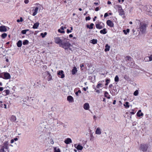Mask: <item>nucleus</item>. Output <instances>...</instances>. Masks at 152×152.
I'll return each mask as SVG.
<instances>
[{"instance_id": "f257e3e1", "label": "nucleus", "mask_w": 152, "mask_h": 152, "mask_svg": "<svg viewBox=\"0 0 152 152\" xmlns=\"http://www.w3.org/2000/svg\"><path fill=\"white\" fill-rule=\"evenodd\" d=\"M67 39L66 38L62 37L61 39L59 37L54 38L55 43L59 45L61 47L65 49H67L70 46V44L67 42Z\"/></svg>"}, {"instance_id": "f03ea898", "label": "nucleus", "mask_w": 152, "mask_h": 152, "mask_svg": "<svg viewBox=\"0 0 152 152\" xmlns=\"http://www.w3.org/2000/svg\"><path fill=\"white\" fill-rule=\"evenodd\" d=\"M147 25L144 23H140L139 29H140L139 33L144 34L146 31Z\"/></svg>"}, {"instance_id": "7ed1b4c3", "label": "nucleus", "mask_w": 152, "mask_h": 152, "mask_svg": "<svg viewBox=\"0 0 152 152\" xmlns=\"http://www.w3.org/2000/svg\"><path fill=\"white\" fill-rule=\"evenodd\" d=\"M0 152H9V147L7 143H4L2 146H0Z\"/></svg>"}, {"instance_id": "20e7f679", "label": "nucleus", "mask_w": 152, "mask_h": 152, "mask_svg": "<svg viewBox=\"0 0 152 152\" xmlns=\"http://www.w3.org/2000/svg\"><path fill=\"white\" fill-rule=\"evenodd\" d=\"M0 78H2L5 80L9 79L11 78V76L8 72H3L0 74Z\"/></svg>"}, {"instance_id": "39448f33", "label": "nucleus", "mask_w": 152, "mask_h": 152, "mask_svg": "<svg viewBox=\"0 0 152 152\" xmlns=\"http://www.w3.org/2000/svg\"><path fill=\"white\" fill-rule=\"evenodd\" d=\"M148 148V145L144 144L140 145V149L143 151H146L147 150Z\"/></svg>"}, {"instance_id": "423d86ee", "label": "nucleus", "mask_w": 152, "mask_h": 152, "mask_svg": "<svg viewBox=\"0 0 152 152\" xmlns=\"http://www.w3.org/2000/svg\"><path fill=\"white\" fill-rule=\"evenodd\" d=\"M96 27L99 29H101L104 27V23L102 22H96Z\"/></svg>"}, {"instance_id": "0eeeda50", "label": "nucleus", "mask_w": 152, "mask_h": 152, "mask_svg": "<svg viewBox=\"0 0 152 152\" xmlns=\"http://www.w3.org/2000/svg\"><path fill=\"white\" fill-rule=\"evenodd\" d=\"M57 75L59 77L61 78H64L65 77L64 72L62 70L58 71L57 72Z\"/></svg>"}, {"instance_id": "6e6552de", "label": "nucleus", "mask_w": 152, "mask_h": 152, "mask_svg": "<svg viewBox=\"0 0 152 152\" xmlns=\"http://www.w3.org/2000/svg\"><path fill=\"white\" fill-rule=\"evenodd\" d=\"M74 147L78 150H81L83 148V146L80 144H75L74 145Z\"/></svg>"}, {"instance_id": "1a4fd4ad", "label": "nucleus", "mask_w": 152, "mask_h": 152, "mask_svg": "<svg viewBox=\"0 0 152 152\" xmlns=\"http://www.w3.org/2000/svg\"><path fill=\"white\" fill-rule=\"evenodd\" d=\"M39 8L38 7L33 8V11L34 12L32 15L34 16L36 15L38 12Z\"/></svg>"}, {"instance_id": "9d476101", "label": "nucleus", "mask_w": 152, "mask_h": 152, "mask_svg": "<svg viewBox=\"0 0 152 152\" xmlns=\"http://www.w3.org/2000/svg\"><path fill=\"white\" fill-rule=\"evenodd\" d=\"M107 24L110 27H113L114 26V23L112 21L110 20H108L107 21Z\"/></svg>"}, {"instance_id": "9b49d317", "label": "nucleus", "mask_w": 152, "mask_h": 152, "mask_svg": "<svg viewBox=\"0 0 152 152\" xmlns=\"http://www.w3.org/2000/svg\"><path fill=\"white\" fill-rule=\"evenodd\" d=\"M45 73L48 76V80L49 81L52 80V77L50 73L48 71H46Z\"/></svg>"}, {"instance_id": "f8f14e48", "label": "nucleus", "mask_w": 152, "mask_h": 152, "mask_svg": "<svg viewBox=\"0 0 152 152\" xmlns=\"http://www.w3.org/2000/svg\"><path fill=\"white\" fill-rule=\"evenodd\" d=\"M90 108L89 104L88 103H85L83 105L84 109L86 110H89Z\"/></svg>"}, {"instance_id": "ddd939ff", "label": "nucleus", "mask_w": 152, "mask_h": 152, "mask_svg": "<svg viewBox=\"0 0 152 152\" xmlns=\"http://www.w3.org/2000/svg\"><path fill=\"white\" fill-rule=\"evenodd\" d=\"M103 86L102 81H100L98 82L97 85L96 86V88H100L102 87Z\"/></svg>"}, {"instance_id": "4468645a", "label": "nucleus", "mask_w": 152, "mask_h": 152, "mask_svg": "<svg viewBox=\"0 0 152 152\" xmlns=\"http://www.w3.org/2000/svg\"><path fill=\"white\" fill-rule=\"evenodd\" d=\"M7 31V27L4 26H0V31L5 32Z\"/></svg>"}, {"instance_id": "2eb2a0df", "label": "nucleus", "mask_w": 152, "mask_h": 152, "mask_svg": "<svg viewBox=\"0 0 152 152\" xmlns=\"http://www.w3.org/2000/svg\"><path fill=\"white\" fill-rule=\"evenodd\" d=\"M67 100L69 102H74L73 98L72 96H67Z\"/></svg>"}, {"instance_id": "dca6fc26", "label": "nucleus", "mask_w": 152, "mask_h": 152, "mask_svg": "<svg viewBox=\"0 0 152 152\" xmlns=\"http://www.w3.org/2000/svg\"><path fill=\"white\" fill-rule=\"evenodd\" d=\"M64 142L66 144H69L72 142V140L70 138H67L64 141Z\"/></svg>"}, {"instance_id": "f3484780", "label": "nucleus", "mask_w": 152, "mask_h": 152, "mask_svg": "<svg viewBox=\"0 0 152 152\" xmlns=\"http://www.w3.org/2000/svg\"><path fill=\"white\" fill-rule=\"evenodd\" d=\"M3 94L4 96H7L9 94L10 91L9 90H5L3 92Z\"/></svg>"}, {"instance_id": "a211bd4d", "label": "nucleus", "mask_w": 152, "mask_h": 152, "mask_svg": "<svg viewBox=\"0 0 152 152\" xmlns=\"http://www.w3.org/2000/svg\"><path fill=\"white\" fill-rule=\"evenodd\" d=\"M95 133L97 134H101V131L100 128L98 127L97 128L96 131Z\"/></svg>"}, {"instance_id": "6ab92c4d", "label": "nucleus", "mask_w": 152, "mask_h": 152, "mask_svg": "<svg viewBox=\"0 0 152 152\" xmlns=\"http://www.w3.org/2000/svg\"><path fill=\"white\" fill-rule=\"evenodd\" d=\"M39 22H37L35 23L33 26V28L34 29L37 28L39 26Z\"/></svg>"}, {"instance_id": "aec40b11", "label": "nucleus", "mask_w": 152, "mask_h": 152, "mask_svg": "<svg viewBox=\"0 0 152 152\" xmlns=\"http://www.w3.org/2000/svg\"><path fill=\"white\" fill-rule=\"evenodd\" d=\"M131 58L129 56H127L125 58V61L127 62H128L129 61H132Z\"/></svg>"}, {"instance_id": "412c9836", "label": "nucleus", "mask_w": 152, "mask_h": 152, "mask_svg": "<svg viewBox=\"0 0 152 152\" xmlns=\"http://www.w3.org/2000/svg\"><path fill=\"white\" fill-rule=\"evenodd\" d=\"M77 70L76 67L75 66L73 68L72 71V75L75 74L77 72Z\"/></svg>"}, {"instance_id": "4be33fe9", "label": "nucleus", "mask_w": 152, "mask_h": 152, "mask_svg": "<svg viewBox=\"0 0 152 152\" xmlns=\"http://www.w3.org/2000/svg\"><path fill=\"white\" fill-rule=\"evenodd\" d=\"M137 115L138 117H140L141 116H142L143 115V114L141 112V110H139L137 113Z\"/></svg>"}, {"instance_id": "5701e85b", "label": "nucleus", "mask_w": 152, "mask_h": 152, "mask_svg": "<svg viewBox=\"0 0 152 152\" xmlns=\"http://www.w3.org/2000/svg\"><path fill=\"white\" fill-rule=\"evenodd\" d=\"M100 32L101 34H106L107 33L106 29L105 28H104L103 29L100 30Z\"/></svg>"}, {"instance_id": "b1692460", "label": "nucleus", "mask_w": 152, "mask_h": 152, "mask_svg": "<svg viewBox=\"0 0 152 152\" xmlns=\"http://www.w3.org/2000/svg\"><path fill=\"white\" fill-rule=\"evenodd\" d=\"M11 121L13 122L15 121L16 120V118L15 116L12 115L10 118Z\"/></svg>"}, {"instance_id": "393cba45", "label": "nucleus", "mask_w": 152, "mask_h": 152, "mask_svg": "<svg viewBox=\"0 0 152 152\" xmlns=\"http://www.w3.org/2000/svg\"><path fill=\"white\" fill-rule=\"evenodd\" d=\"M54 152H61V151L59 148L56 147H54Z\"/></svg>"}, {"instance_id": "a878e982", "label": "nucleus", "mask_w": 152, "mask_h": 152, "mask_svg": "<svg viewBox=\"0 0 152 152\" xmlns=\"http://www.w3.org/2000/svg\"><path fill=\"white\" fill-rule=\"evenodd\" d=\"M124 106L126 108H129V102H126L124 104Z\"/></svg>"}, {"instance_id": "bb28decb", "label": "nucleus", "mask_w": 152, "mask_h": 152, "mask_svg": "<svg viewBox=\"0 0 152 152\" xmlns=\"http://www.w3.org/2000/svg\"><path fill=\"white\" fill-rule=\"evenodd\" d=\"M104 96L108 99H110V96L109 95L107 91H105L104 93Z\"/></svg>"}, {"instance_id": "cd10ccee", "label": "nucleus", "mask_w": 152, "mask_h": 152, "mask_svg": "<svg viewBox=\"0 0 152 152\" xmlns=\"http://www.w3.org/2000/svg\"><path fill=\"white\" fill-rule=\"evenodd\" d=\"M22 45V42L21 40H19L17 43V45L18 47H20Z\"/></svg>"}, {"instance_id": "c85d7f7f", "label": "nucleus", "mask_w": 152, "mask_h": 152, "mask_svg": "<svg viewBox=\"0 0 152 152\" xmlns=\"http://www.w3.org/2000/svg\"><path fill=\"white\" fill-rule=\"evenodd\" d=\"M94 26V24L93 23H91L90 26L87 25L86 26L87 28H89L90 29H92L93 28V26Z\"/></svg>"}, {"instance_id": "c756f323", "label": "nucleus", "mask_w": 152, "mask_h": 152, "mask_svg": "<svg viewBox=\"0 0 152 152\" xmlns=\"http://www.w3.org/2000/svg\"><path fill=\"white\" fill-rule=\"evenodd\" d=\"M105 52L108 51L109 50L110 48V46H108L107 44H106L105 45Z\"/></svg>"}, {"instance_id": "7c9ffc66", "label": "nucleus", "mask_w": 152, "mask_h": 152, "mask_svg": "<svg viewBox=\"0 0 152 152\" xmlns=\"http://www.w3.org/2000/svg\"><path fill=\"white\" fill-rule=\"evenodd\" d=\"M118 12H119L120 15H122L124 14V11L122 9H119Z\"/></svg>"}, {"instance_id": "2f4dec72", "label": "nucleus", "mask_w": 152, "mask_h": 152, "mask_svg": "<svg viewBox=\"0 0 152 152\" xmlns=\"http://www.w3.org/2000/svg\"><path fill=\"white\" fill-rule=\"evenodd\" d=\"M64 30V29H61L60 28V29L58 30V31L61 33L64 34L65 33V31Z\"/></svg>"}, {"instance_id": "473e14b6", "label": "nucleus", "mask_w": 152, "mask_h": 152, "mask_svg": "<svg viewBox=\"0 0 152 152\" xmlns=\"http://www.w3.org/2000/svg\"><path fill=\"white\" fill-rule=\"evenodd\" d=\"M29 42L27 40H24L23 42V44L24 45H27L28 44Z\"/></svg>"}, {"instance_id": "72a5a7b5", "label": "nucleus", "mask_w": 152, "mask_h": 152, "mask_svg": "<svg viewBox=\"0 0 152 152\" xmlns=\"http://www.w3.org/2000/svg\"><path fill=\"white\" fill-rule=\"evenodd\" d=\"M129 31L130 30L129 29H127L126 30H123V31L125 34H127V33L129 32Z\"/></svg>"}, {"instance_id": "f704fd0d", "label": "nucleus", "mask_w": 152, "mask_h": 152, "mask_svg": "<svg viewBox=\"0 0 152 152\" xmlns=\"http://www.w3.org/2000/svg\"><path fill=\"white\" fill-rule=\"evenodd\" d=\"M7 34L5 33H3L1 35V37H2V38L4 39L7 37Z\"/></svg>"}, {"instance_id": "c9c22d12", "label": "nucleus", "mask_w": 152, "mask_h": 152, "mask_svg": "<svg viewBox=\"0 0 152 152\" xmlns=\"http://www.w3.org/2000/svg\"><path fill=\"white\" fill-rule=\"evenodd\" d=\"M91 43L93 44H95L97 43V40L96 39H93L91 40Z\"/></svg>"}, {"instance_id": "e433bc0d", "label": "nucleus", "mask_w": 152, "mask_h": 152, "mask_svg": "<svg viewBox=\"0 0 152 152\" xmlns=\"http://www.w3.org/2000/svg\"><path fill=\"white\" fill-rule=\"evenodd\" d=\"M115 82H117L119 81V77L118 75H116L115 78Z\"/></svg>"}, {"instance_id": "4c0bfd02", "label": "nucleus", "mask_w": 152, "mask_h": 152, "mask_svg": "<svg viewBox=\"0 0 152 152\" xmlns=\"http://www.w3.org/2000/svg\"><path fill=\"white\" fill-rule=\"evenodd\" d=\"M47 33L46 32L44 33V34L42 33L40 34L41 36L43 38L45 37V36L47 35Z\"/></svg>"}, {"instance_id": "58836bf2", "label": "nucleus", "mask_w": 152, "mask_h": 152, "mask_svg": "<svg viewBox=\"0 0 152 152\" xmlns=\"http://www.w3.org/2000/svg\"><path fill=\"white\" fill-rule=\"evenodd\" d=\"M138 94V90H136L134 93V96H137Z\"/></svg>"}, {"instance_id": "ea45409f", "label": "nucleus", "mask_w": 152, "mask_h": 152, "mask_svg": "<svg viewBox=\"0 0 152 152\" xmlns=\"http://www.w3.org/2000/svg\"><path fill=\"white\" fill-rule=\"evenodd\" d=\"M110 81V79H107L105 81H106V83L105 84V86H107L108 85V84L109 83Z\"/></svg>"}, {"instance_id": "a19ab883", "label": "nucleus", "mask_w": 152, "mask_h": 152, "mask_svg": "<svg viewBox=\"0 0 152 152\" xmlns=\"http://www.w3.org/2000/svg\"><path fill=\"white\" fill-rule=\"evenodd\" d=\"M23 20V18L22 17H20V19H18L17 20V22L19 23L20 22H22Z\"/></svg>"}, {"instance_id": "79ce46f5", "label": "nucleus", "mask_w": 152, "mask_h": 152, "mask_svg": "<svg viewBox=\"0 0 152 152\" xmlns=\"http://www.w3.org/2000/svg\"><path fill=\"white\" fill-rule=\"evenodd\" d=\"M28 31V30H23L21 31V33L23 34H26V31Z\"/></svg>"}, {"instance_id": "37998d69", "label": "nucleus", "mask_w": 152, "mask_h": 152, "mask_svg": "<svg viewBox=\"0 0 152 152\" xmlns=\"http://www.w3.org/2000/svg\"><path fill=\"white\" fill-rule=\"evenodd\" d=\"M144 60L145 61H149V58L148 56L144 58Z\"/></svg>"}, {"instance_id": "c03bdc74", "label": "nucleus", "mask_w": 152, "mask_h": 152, "mask_svg": "<svg viewBox=\"0 0 152 152\" xmlns=\"http://www.w3.org/2000/svg\"><path fill=\"white\" fill-rule=\"evenodd\" d=\"M81 93V91L80 90H79L78 91L76 92L75 93V94L76 95L78 96V93Z\"/></svg>"}, {"instance_id": "a18cd8bd", "label": "nucleus", "mask_w": 152, "mask_h": 152, "mask_svg": "<svg viewBox=\"0 0 152 152\" xmlns=\"http://www.w3.org/2000/svg\"><path fill=\"white\" fill-rule=\"evenodd\" d=\"M3 102L1 101H0V107H3Z\"/></svg>"}, {"instance_id": "49530a36", "label": "nucleus", "mask_w": 152, "mask_h": 152, "mask_svg": "<svg viewBox=\"0 0 152 152\" xmlns=\"http://www.w3.org/2000/svg\"><path fill=\"white\" fill-rule=\"evenodd\" d=\"M149 58V61H152V56H151L149 57H148Z\"/></svg>"}, {"instance_id": "de8ad7c7", "label": "nucleus", "mask_w": 152, "mask_h": 152, "mask_svg": "<svg viewBox=\"0 0 152 152\" xmlns=\"http://www.w3.org/2000/svg\"><path fill=\"white\" fill-rule=\"evenodd\" d=\"M90 19V18L89 16L86 17V20H89Z\"/></svg>"}, {"instance_id": "09e8293b", "label": "nucleus", "mask_w": 152, "mask_h": 152, "mask_svg": "<svg viewBox=\"0 0 152 152\" xmlns=\"http://www.w3.org/2000/svg\"><path fill=\"white\" fill-rule=\"evenodd\" d=\"M24 2L25 4H27L28 3L29 1L28 0H25Z\"/></svg>"}, {"instance_id": "8fccbe9b", "label": "nucleus", "mask_w": 152, "mask_h": 152, "mask_svg": "<svg viewBox=\"0 0 152 152\" xmlns=\"http://www.w3.org/2000/svg\"><path fill=\"white\" fill-rule=\"evenodd\" d=\"M50 143L52 144H53L54 143L53 140L52 139L50 140Z\"/></svg>"}, {"instance_id": "3c124183", "label": "nucleus", "mask_w": 152, "mask_h": 152, "mask_svg": "<svg viewBox=\"0 0 152 152\" xmlns=\"http://www.w3.org/2000/svg\"><path fill=\"white\" fill-rule=\"evenodd\" d=\"M108 16V15L107 13H105V14L104 15V18H106V17H107V16Z\"/></svg>"}, {"instance_id": "603ef678", "label": "nucleus", "mask_w": 152, "mask_h": 152, "mask_svg": "<svg viewBox=\"0 0 152 152\" xmlns=\"http://www.w3.org/2000/svg\"><path fill=\"white\" fill-rule=\"evenodd\" d=\"M66 27H64V26H61V29H66Z\"/></svg>"}, {"instance_id": "864d4df0", "label": "nucleus", "mask_w": 152, "mask_h": 152, "mask_svg": "<svg viewBox=\"0 0 152 152\" xmlns=\"http://www.w3.org/2000/svg\"><path fill=\"white\" fill-rule=\"evenodd\" d=\"M4 90V88L2 87H0V91H3Z\"/></svg>"}, {"instance_id": "5fc2aeb1", "label": "nucleus", "mask_w": 152, "mask_h": 152, "mask_svg": "<svg viewBox=\"0 0 152 152\" xmlns=\"http://www.w3.org/2000/svg\"><path fill=\"white\" fill-rule=\"evenodd\" d=\"M80 66L81 68H82L83 67H84V64H81L80 65Z\"/></svg>"}, {"instance_id": "6e6d98bb", "label": "nucleus", "mask_w": 152, "mask_h": 152, "mask_svg": "<svg viewBox=\"0 0 152 152\" xmlns=\"http://www.w3.org/2000/svg\"><path fill=\"white\" fill-rule=\"evenodd\" d=\"M117 7L119 8V9H122V7H121V6L120 5H117Z\"/></svg>"}, {"instance_id": "4d7b16f0", "label": "nucleus", "mask_w": 152, "mask_h": 152, "mask_svg": "<svg viewBox=\"0 0 152 152\" xmlns=\"http://www.w3.org/2000/svg\"><path fill=\"white\" fill-rule=\"evenodd\" d=\"M99 10V9L98 7H96L95 10V11H98Z\"/></svg>"}, {"instance_id": "13d9d810", "label": "nucleus", "mask_w": 152, "mask_h": 152, "mask_svg": "<svg viewBox=\"0 0 152 152\" xmlns=\"http://www.w3.org/2000/svg\"><path fill=\"white\" fill-rule=\"evenodd\" d=\"M67 33H70L71 32V31H70L68 29H67Z\"/></svg>"}, {"instance_id": "bf43d9fd", "label": "nucleus", "mask_w": 152, "mask_h": 152, "mask_svg": "<svg viewBox=\"0 0 152 152\" xmlns=\"http://www.w3.org/2000/svg\"><path fill=\"white\" fill-rule=\"evenodd\" d=\"M95 90H96V92L98 93H99L100 92L99 91V90H96V89H95Z\"/></svg>"}, {"instance_id": "052dcab7", "label": "nucleus", "mask_w": 152, "mask_h": 152, "mask_svg": "<svg viewBox=\"0 0 152 152\" xmlns=\"http://www.w3.org/2000/svg\"><path fill=\"white\" fill-rule=\"evenodd\" d=\"M116 102V101L115 100H114L113 102V104H115Z\"/></svg>"}, {"instance_id": "680f3d73", "label": "nucleus", "mask_w": 152, "mask_h": 152, "mask_svg": "<svg viewBox=\"0 0 152 152\" xmlns=\"http://www.w3.org/2000/svg\"><path fill=\"white\" fill-rule=\"evenodd\" d=\"M111 2L110 1H108L107 2V4H111Z\"/></svg>"}, {"instance_id": "e2e57ef3", "label": "nucleus", "mask_w": 152, "mask_h": 152, "mask_svg": "<svg viewBox=\"0 0 152 152\" xmlns=\"http://www.w3.org/2000/svg\"><path fill=\"white\" fill-rule=\"evenodd\" d=\"M130 113H131V114H132V115H134V112H132H132H130Z\"/></svg>"}, {"instance_id": "0e129e2a", "label": "nucleus", "mask_w": 152, "mask_h": 152, "mask_svg": "<svg viewBox=\"0 0 152 152\" xmlns=\"http://www.w3.org/2000/svg\"><path fill=\"white\" fill-rule=\"evenodd\" d=\"M14 142V140H12L11 141V143H13Z\"/></svg>"}, {"instance_id": "69168bd1", "label": "nucleus", "mask_w": 152, "mask_h": 152, "mask_svg": "<svg viewBox=\"0 0 152 152\" xmlns=\"http://www.w3.org/2000/svg\"><path fill=\"white\" fill-rule=\"evenodd\" d=\"M96 18V16L94 17V18L93 19V20L94 21H95V19Z\"/></svg>"}, {"instance_id": "338daca9", "label": "nucleus", "mask_w": 152, "mask_h": 152, "mask_svg": "<svg viewBox=\"0 0 152 152\" xmlns=\"http://www.w3.org/2000/svg\"><path fill=\"white\" fill-rule=\"evenodd\" d=\"M113 86L112 84H111L109 86V87H110V88H111V87H112Z\"/></svg>"}, {"instance_id": "774afa93", "label": "nucleus", "mask_w": 152, "mask_h": 152, "mask_svg": "<svg viewBox=\"0 0 152 152\" xmlns=\"http://www.w3.org/2000/svg\"><path fill=\"white\" fill-rule=\"evenodd\" d=\"M69 37H73V35L72 34H71L69 35Z\"/></svg>"}]
</instances>
